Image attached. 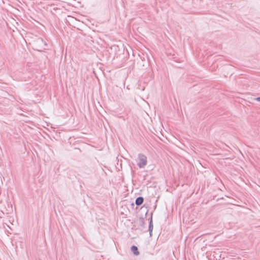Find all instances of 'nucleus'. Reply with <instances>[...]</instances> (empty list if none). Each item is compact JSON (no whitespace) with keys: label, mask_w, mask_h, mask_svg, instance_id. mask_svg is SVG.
Masks as SVG:
<instances>
[{"label":"nucleus","mask_w":260,"mask_h":260,"mask_svg":"<svg viewBox=\"0 0 260 260\" xmlns=\"http://www.w3.org/2000/svg\"><path fill=\"white\" fill-rule=\"evenodd\" d=\"M144 202V198L142 197H138L135 201V204L137 206L141 205Z\"/></svg>","instance_id":"obj_3"},{"label":"nucleus","mask_w":260,"mask_h":260,"mask_svg":"<svg viewBox=\"0 0 260 260\" xmlns=\"http://www.w3.org/2000/svg\"><path fill=\"white\" fill-rule=\"evenodd\" d=\"M138 161L137 162V166L139 168H144L147 163V157L142 153H139L138 154Z\"/></svg>","instance_id":"obj_1"},{"label":"nucleus","mask_w":260,"mask_h":260,"mask_svg":"<svg viewBox=\"0 0 260 260\" xmlns=\"http://www.w3.org/2000/svg\"><path fill=\"white\" fill-rule=\"evenodd\" d=\"M255 100H256V101H258V102H260V97H257V98H255Z\"/></svg>","instance_id":"obj_6"},{"label":"nucleus","mask_w":260,"mask_h":260,"mask_svg":"<svg viewBox=\"0 0 260 260\" xmlns=\"http://www.w3.org/2000/svg\"><path fill=\"white\" fill-rule=\"evenodd\" d=\"M138 224L141 227H144L145 225V219L144 218L140 217L138 219Z\"/></svg>","instance_id":"obj_5"},{"label":"nucleus","mask_w":260,"mask_h":260,"mask_svg":"<svg viewBox=\"0 0 260 260\" xmlns=\"http://www.w3.org/2000/svg\"><path fill=\"white\" fill-rule=\"evenodd\" d=\"M153 227V223H152V217L151 216L149 219V228H148V231L149 232L150 236H152Z\"/></svg>","instance_id":"obj_2"},{"label":"nucleus","mask_w":260,"mask_h":260,"mask_svg":"<svg viewBox=\"0 0 260 260\" xmlns=\"http://www.w3.org/2000/svg\"><path fill=\"white\" fill-rule=\"evenodd\" d=\"M131 250L133 252V253L136 255H138L139 254L138 249L136 246L133 245L131 247Z\"/></svg>","instance_id":"obj_4"}]
</instances>
